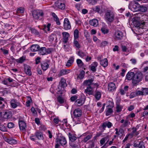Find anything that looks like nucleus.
Masks as SVG:
<instances>
[{
	"instance_id": "obj_61",
	"label": "nucleus",
	"mask_w": 148,
	"mask_h": 148,
	"mask_svg": "<svg viewBox=\"0 0 148 148\" xmlns=\"http://www.w3.org/2000/svg\"><path fill=\"white\" fill-rule=\"evenodd\" d=\"M7 126L8 128H11L14 127V124L13 123H9L8 124Z\"/></svg>"
},
{
	"instance_id": "obj_6",
	"label": "nucleus",
	"mask_w": 148,
	"mask_h": 148,
	"mask_svg": "<svg viewBox=\"0 0 148 148\" xmlns=\"http://www.w3.org/2000/svg\"><path fill=\"white\" fill-rule=\"evenodd\" d=\"M56 143H59L62 146H64L67 143V141L65 137L62 135L58 136L56 139Z\"/></svg>"
},
{
	"instance_id": "obj_39",
	"label": "nucleus",
	"mask_w": 148,
	"mask_h": 148,
	"mask_svg": "<svg viewBox=\"0 0 148 148\" xmlns=\"http://www.w3.org/2000/svg\"><path fill=\"white\" fill-rule=\"evenodd\" d=\"M147 8L146 6L143 5H140L138 10L142 12H145L147 11Z\"/></svg>"
},
{
	"instance_id": "obj_51",
	"label": "nucleus",
	"mask_w": 148,
	"mask_h": 148,
	"mask_svg": "<svg viewBox=\"0 0 148 148\" xmlns=\"http://www.w3.org/2000/svg\"><path fill=\"white\" fill-rule=\"evenodd\" d=\"M0 130L3 132H6L7 131L6 128L3 125L0 121Z\"/></svg>"
},
{
	"instance_id": "obj_28",
	"label": "nucleus",
	"mask_w": 148,
	"mask_h": 148,
	"mask_svg": "<svg viewBox=\"0 0 148 148\" xmlns=\"http://www.w3.org/2000/svg\"><path fill=\"white\" fill-rule=\"evenodd\" d=\"M69 144L71 148H79L80 146L79 140L78 139L77 142L73 143L70 142Z\"/></svg>"
},
{
	"instance_id": "obj_58",
	"label": "nucleus",
	"mask_w": 148,
	"mask_h": 148,
	"mask_svg": "<svg viewBox=\"0 0 148 148\" xmlns=\"http://www.w3.org/2000/svg\"><path fill=\"white\" fill-rule=\"evenodd\" d=\"M137 96L135 92L131 93L129 95V97L132 99Z\"/></svg>"
},
{
	"instance_id": "obj_20",
	"label": "nucleus",
	"mask_w": 148,
	"mask_h": 148,
	"mask_svg": "<svg viewBox=\"0 0 148 148\" xmlns=\"http://www.w3.org/2000/svg\"><path fill=\"white\" fill-rule=\"evenodd\" d=\"M11 107L13 108H15L19 105V103L17 100L14 99H12L10 101Z\"/></svg>"
},
{
	"instance_id": "obj_41",
	"label": "nucleus",
	"mask_w": 148,
	"mask_h": 148,
	"mask_svg": "<svg viewBox=\"0 0 148 148\" xmlns=\"http://www.w3.org/2000/svg\"><path fill=\"white\" fill-rule=\"evenodd\" d=\"M76 62L78 67H81L84 66V63L81 59H77L76 60Z\"/></svg>"
},
{
	"instance_id": "obj_33",
	"label": "nucleus",
	"mask_w": 148,
	"mask_h": 148,
	"mask_svg": "<svg viewBox=\"0 0 148 148\" xmlns=\"http://www.w3.org/2000/svg\"><path fill=\"white\" fill-rule=\"evenodd\" d=\"M93 81L94 79L91 78L85 80L84 82V85L88 86H90V85L92 84V82Z\"/></svg>"
},
{
	"instance_id": "obj_47",
	"label": "nucleus",
	"mask_w": 148,
	"mask_h": 148,
	"mask_svg": "<svg viewBox=\"0 0 148 148\" xmlns=\"http://www.w3.org/2000/svg\"><path fill=\"white\" fill-rule=\"evenodd\" d=\"M56 35L54 34H51L49 36V41L51 42H53L55 38H56Z\"/></svg>"
},
{
	"instance_id": "obj_3",
	"label": "nucleus",
	"mask_w": 148,
	"mask_h": 148,
	"mask_svg": "<svg viewBox=\"0 0 148 148\" xmlns=\"http://www.w3.org/2000/svg\"><path fill=\"white\" fill-rule=\"evenodd\" d=\"M140 5L135 1H131L129 5V8L134 12L138 10Z\"/></svg>"
},
{
	"instance_id": "obj_42",
	"label": "nucleus",
	"mask_w": 148,
	"mask_h": 148,
	"mask_svg": "<svg viewBox=\"0 0 148 148\" xmlns=\"http://www.w3.org/2000/svg\"><path fill=\"white\" fill-rule=\"evenodd\" d=\"M25 60V57L23 56L18 59H16L15 61L18 63H22Z\"/></svg>"
},
{
	"instance_id": "obj_38",
	"label": "nucleus",
	"mask_w": 148,
	"mask_h": 148,
	"mask_svg": "<svg viewBox=\"0 0 148 148\" xmlns=\"http://www.w3.org/2000/svg\"><path fill=\"white\" fill-rule=\"evenodd\" d=\"M59 85L62 87H64L66 86V80L63 78H61L59 84Z\"/></svg>"
},
{
	"instance_id": "obj_5",
	"label": "nucleus",
	"mask_w": 148,
	"mask_h": 148,
	"mask_svg": "<svg viewBox=\"0 0 148 148\" xmlns=\"http://www.w3.org/2000/svg\"><path fill=\"white\" fill-rule=\"evenodd\" d=\"M52 51L53 49L52 48H48L47 49L45 47H40L38 52L40 54L43 55L50 54L52 52Z\"/></svg>"
},
{
	"instance_id": "obj_10",
	"label": "nucleus",
	"mask_w": 148,
	"mask_h": 148,
	"mask_svg": "<svg viewBox=\"0 0 148 148\" xmlns=\"http://www.w3.org/2000/svg\"><path fill=\"white\" fill-rule=\"evenodd\" d=\"M112 124L110 121H107L103 123L101 125V127L103 130H106V128L110 129L112 126Z\"/></svg>"
},
{
	"instance_id": "obj_43",
	"label": "nucleus",
	"mask_w": 148,
	"mask_h": 148,
	"mask_svg": "<svg viewBox=\"0 0 148 148\" xmlns=\"http://www.w3.org/2000/svg\"><path fill=\"white\" fill-rule=\"evenodd\" d=\"M132 134L134 135L137 136L140 133L139 131H137V130L135 129V127H133L132 128Z\"/></svg>"
},
{
	"instance_id": "obj_35",
	"label": "nucleus",
	"mask_w": 148,
	"mask_h": 148,
	"mask_svg": "<svg viewBox=\"0 0 148 148\" xmlns=\"http://www.w3.org/2000/svg\"><path fill=\"white\" fill-rule=\"evenodd\" d=\"M24 8L23 7H20L18 8L16 10V14L19 16V14H22L24 12Z\"/></svg>"
},
{
	"instance_id": "obj_13",
	"label": "nucleus",
	"mask_w": 148,
	"mask_h": 148,
	"mask_svg": "<svg viewBox=\"0 0 148 148\" xmlns=\"http://www.w3.org/2000/svg\"><path fill=\"white\" fill-rule=\"evenodd\" d=\"M115 38L116 40H121L123 38V34L120 31H117L115 33Z\"/></svg>"
},
{
	"instance_id": "obj_46",
	"label": "nucleus",
	"mask_w": 148,
	"mask_h": 148,
	"mask_svg": "<svg viewBox=\"0 0 148 148\" xmlns=\"http://www.w3.org/2000/svg\"><path fill=\"white\" fill-rule=\"evenodd\" d=\"M79 31L75 29L74 32V39H77L79 38Z\"/></svg>"
},
{
	"instance_id": "obj_11",
	"label": "nucleus",
	"mask_w": 148,
	"mask_h": 148,
	"mask_svg": "<svg viewBox=\"0 0 148 148\" xmlns=\"http://www.w3.org/2000/svg\"><path fill=\"white\" fill-rule=\"evenodd\" d=\"M120 102L121 100L120 99H118L116 101V111L117 112H121L123 108V107L120 105Z\"/></svg>"
},
{
	"instance_id": "obj_4",
	"label": "nucleus",
	"mask_w": 148,
	"mask_h": 148,
	"mask_svg": "<svg viewBox=\"0 0 148 148\" xmlns=\"http://www.w3.org/2000/svg\"><path fill=\"white\" fill-rule=\"evenodd\" d=\"M32 14L34 19L38 20L43 17L44 13L42 11L34 10L33 11Z\"/></svg>"
},
{
	"instance_id": "obj_36",
	"label": "nucleus",
	"mask_w": 148,
	"mask_h": 148,
	"mask_svg": "<svg viewBox=\"0 0 148 148\" xmlns=\"http://www.w3.org/2000/svg\"><path fill=\"white\" fill-rule=\"evenodd\" d=\"M112 108H107L106 111V116H109L113 113V111Z\"/></svg>"
},
{
	"instance_id": "obj_16",
	"label": "nucleus",
	"mask_w": 148,
	"mask_h": 148,
	"mask_svg": "<svg viewBox=\"0 0 148 148\" xmlns=\"http://www.w3.org/2000/svg\"><path fill=\"white\" fill-rule=\"evenodd\" d=\"M56 7L60 9L63 10L64 9L65 7V3L61 1H57L55 3Z\"/></svg>"
},
{
	"instance_id": "obj_7",
	"label": "nucleus",
	"mask_w": 148,
	"mask_h": 148,
	"mask_svg": "<svg viewBox=\"0 0 148 148\" xmlns=\"http://www.w3.org/2000/svg\"><path fill=\"white\" fill-rule=\"evenodd\" d=\"M109 140V135H107L106 137L102 138L100 141V143L101 146L102 145L105 143L106 141H107L106 143L104 145L103 147L106 148L107 147L108 143Z\"/></svg>"
},
{
	"instance_id": "obj_37",
	"label": "nucleus",
	"mask_w": 148,
	"mask_h": 148,
	"mask_svg": "<svg viewBox=\"0 0 148 148\" xmlns=\"http://www.w3.org/2000/svg\"><path fill=\"white\" fill-rule=\"evenodd\" d=\"M74 58L73 57H71L69 60L66 65V66L67 67L70 66L74 62Z\"/></svg>"
},
{
	"instance_id": "obj_49",
	"label": "nucleus",
	"mask_w": 148,
	"mask_h": 148,
	"mask_svg": "<svg viewBox=\"0 0 148 148\" xmlns=\"http://www.w3.org/2000/svg\"><path fill=\"white\" fill-rule=\"evenodd\" d=\"M101 31L103 33L105 34L108 33L109 31V30L108 29L104 27L101 28Z\"/></svg>"
},
{
	"instance_id": "obj_22",
	"label": "nucleus",
	"mask_w": 148,
	"mask_h": 148,
	"mask_svg": "<svg viewBox=\"0 0 148 148\" xmlns=\"http://www.w3.org/2000/svg\"><path fill=\"white\" fill-rule=\"evenodd\" d=\"M35 135L36 138L39 140H43L44 137L43 133L39 131H37L35 132Z\"/></svg>"
},
{
	"instance_id": "obj_56",
	"label": "nucleus",
	"mask_w": 148,
	"mask_h": 148,
	"mask_svg": "<svg viewBox=\"0 0 148 148\" xmlns=\"http://www.w3.org/2000/svg\"><path fill=\"white\" fill-rule=\"evenodd\" d=\"M139 142L138 145L139 148H145L144 143L143 142Z\"/></svg>"
},
{
	"instance_id": "obj_25",
	"label": "nucleus",
	"mask_w": 148,
	"mask_h": 148,
	"mask_svg": "<svg viewBox=\"0 0 148 148\" xmlns=\"http://www.w3.org/2000/svg\"><path fill=\"white\" fill-rule=\"evenodd\" d=\"M68 136L71 143H73L78 138V137H76L74 134L71 133H69Z\"/></svg>"
},
{
	"instance_id": "obj_2",
	"label": "nucleus",
	"mask_w": 148,
	"mask_h": 148,
	"mask_svg": "<svg viewBox=\"0 0 148 148\" xmlns=\"http://www.w3.org/2000/svg\"><path fill=\"white\" fill-rule=\"evenodd\" d=\"M114 15L113 12L110 10H107L104 15L105 20L107 21L112 22L113 21Z\"/></svg>"
},
{
	"instance_id": "obj_52",
	"label": "nucleus",
	"mask_w": 148,
	"mask_h": 148,
	"mask_svg": "<svg viewBox=\"0 0 148 148\" xmlns=\"http://www.w3.org/2000/svg\"><path fill=\"white\" fill-rule=\"evenodd\" d=\"M31 32L33 34L36 35H38L39 34L38 32L37 31L36 29L32 28L30 29Z\"/></svg>"
},
{
	"instance_id": "obj_12",
	"label": "nucleus",
	"mask_w": 148,
	"mask_h": 148,
	"mask_svg": "<svg viewBox=\"0 0 148 148\" xmlns=\"http://www.w3.org/2000/svg\"><path fill=\"white\" fill-rule=\"evenodd\" d=\"M19 125L20 130L24 132L26 131V123L23 121H20L19 122Z\"/></svg>"
},
{
	"instance_id": "obj_50",
	"label": "nucleus",
	"mask_w": 148,
	"mask_h": 148,
	"mask_svg": "<svg viewBox=\"0 0 148 148\" xmlns=\"http://www.w3.org/2000/svg\"><path fill=\"white\" fill-rule=\"evenodd\" d=\"M77 55L80 57L83 58L86 55V53L82 51H79L77 52Z\"/></svg>"
},
{
	"instance_id": "obj_19",
	"label": "nucleus",
	"mask_w": 148,
	"mask_h": 148,
	"mask_svg": "<svg viewBox=\"0 0 148 148\" xmlns=\"http://www.w3.org/2000/svg\"><path fill=\"white\" fill-rule=\"evenodd\" d=\"M5 141L8 143L9 144L11 145H15L17 143V141L15 139H13L12 138H8L6 137L4 138Z\"/></svg>"
},
{
	"instance_id": "obj_48",
	"label": "nucleus",
	"mask_w": 148,
	"mask_h": 148,
	"mask_svg": "<svg viewBox=\"0 0 148 148\" xmlns=\"http://www.w3.org/2000/svg\"><path fill=\"white\" fill-rule=\"evenodd\" d=\"M142 90L143 95H148V88H142Z\"/></svg>"
},
{
	"instance_id": "obj_55",
	"label": "nucleus",
	"mask_w": 148,
	"mask_h": 148,
	"mask_svg": "<svg viewBox=\"0 0 148 148\" xmlns=\"http://www.w3.org/2000/svg\"><path fill=\"white\" fill-rule=\"evenodd\" d=\"M58 101L60 104H62L64 102V99L60 96H59L57 98Z\"/></svg>"
},
{
	"instance_id": "obj_8",
	"label": "nucleus",
	"mask_w": 148,
	"mask_h": 148,
	"mask_svg": "<svg viewBox=\"0 0 148 148\" xmlns=\"http://www.w3.org/2000/svg\"><path fill=\"white\" fill-rule=\"evenodd\" d=\"M81 136H85L83 140V141L84 143H85L92 138V133L87 132L83 134Z\"/></svg>"
},
{
	"instance_id": "obj_21",
	"label": "nucleus",
	"mask_w": 148,
	"mask_h": 148,
	"mask_svg": "<svg viewBox=\"0 0 148 148\" xmlns=\"http://www.w3.org/2000/svg\"><path fill=\"white\" fill-rule=\"evenodd\" d=\"M120 123H122L121 126L123 128L127 127L128 125H130V123L128 119H126L125 120L124 119H121L120 121Z\"/></svg>"
},
{
	"instance_id": "obj_64",
	"label": "nucleus",
	"mask_w": 148,
	"mask_h": 148,
	"mask_svg": "<svg viewBox=\"0 0 148 148\" xmlns=\"http://www.w3.org/2000/svg\"><path fill=\"white\" fill-rule=\"evenodd\" d=\"M77 96L75 95L73 96H72L71 98L70 99L72 101H74L76 99H77Z\"/></svg>"
},
{
	"instance_id": "obj_62",
	"label": "nucleus",
	"mask_w": 148,
	"mask_h": 148,
	"mask_svg": "<svg viewBox=\"0 0 148 148\" xmlns=\"http://www.w3.org/2000/svg\"><path fill=\"white\" fill-rule=\"evenodd\" d=\"M51 25L50 23H48L47 25H45V28L48 31L50 30V27Z\"/></svg>"
},
{
	"instance_id": "obj_59",
	"label": "nucleus",
	"mask_w": 148,
	"mask_h": 148,
	"mask_svg": "<svg viewBox=\"0 0 148 148\" xmlns=\"http://www.w3.org/2000/svg\"><path fill=\"white\" fill-rule=\"evenodd\" d=\"M135 92L136 93V94L137 96L140 95H143V94L142 93V90H136L135 91Z\"/></svg>"
},
{
	"instance_id": "obj_60",
	"label": "nucleus",
	"mask_w": 148,
	"mask_h": 148,
	"mask_svg": "<svg viewBox=\"0 0 148 148\" xmlns=\"http://www.w3.org/2000/svg\"><path fill=\"white\" fill-rule=\"evenodd\" d=\"M135 116V114L134 113H132L131 114H129L126 116L127 119H129L130 117L132 118L134 117Z\"/></svg>"
},
{
	"instance_id": "obj_1",
	"label": "nucleus",
	"mask_w": 148,
	"mask_h": 148,
	"mask_svg": "<svg viewBox=\"0 0 148 148\" xmlns=\"http://www.w3.org/2000/svg\"><path fill=\"white\" fill-rule=\"evenodd\" d=\"M143 77V75L140 71L136 72L134 76L132 83L134 85L138 84L141 80Z\"/></svg>"
},
{
	"instance_id": "obj_63",
	"label": "nucleus",
	"mask_w": 148,
	"mask_h": 148,
	"mask_svg": "<svg viewBox=\"0 0 148 148\" xmlns=\"http://www.w3.org/2000/svg\"><path fill=\"white\" fill-rule=\"evenodd\" d=\"M121 48L123 52H125L127 51V48L126 46L122 45L121 46Z\"/></svg>"
},
{
	"instance_id": "obj_15",
	"label": "nucleus",
	"mask_w": 148,
	"mask_h": 148,
	"mask_svg": "<svg viewBox=\"0 0 148 148\" xmlns=\"http://www.w3.org/2000/svg\"><path fill=\"white\" fill-rule=\"evenodd\" d=\"M40 66L43 71H46L49 67V64L47 61H43L41 62Z\"/></svg>"
},
{
	"instance_id": "obj_45",
	"label": "nucleus",
	"mask_w": 148,
	"mask_h": 148,
	"mask_svg": "<svg viewBox=\"0 0 148 148\" xmlns=\"http://www.w3.org/2000/svg\"><path fill=\"white\" fill-rule=\"evenodd\" d=\"M85 72L83 70L80 71L79 75L77 77L79 78L80 79H83L84 76Z\"/></svg>"
},
{
	"instance_id": "obj_57",
	"label": "nucleus",
	"mask_w": 148,
	"mask_h": 148,
	"mask_svg": "<svg viewBox=\"0 0 148 148\" xmlns=\"http://www.w3.org/2000/svg\"><path fill=\"white\" fill-rule=\"evenodd\" d=\"M30 138L31 140L32 141H35L36 138V137L35 134L34 135L33 134H31L30 136Z\"/></svg>"
},
{
	"instance_id": "obj_29",
	"label": "nucleus",
	"mask_w": 148,
	"mask_h": 148,
	"mask_svg": "<svg viewBox=\"0 0 148 148\" xmlns=\"http://www.w3.org/2000/svg\"><path fill=\"white\" fill-rule=\"evenodd\" d=\"M70 71L71 70L70 69H62L60 71L59 73L58 74V76L60 77L66 75L69 73Z\"/></svg>"
},
{
	"instance_id": "obj_14",
	"label": "nucleus",
	"mask_w": 148,
	"mask_h": 148,
	"mask_svg": "<svg viewBox=\"0 0 148 148\" xmlns=\"http://www.w3.org/2000/svg\"><path fill=\"white\" fill-rule=\"evenodd\" d=\"M116 87L115 84L113 82H110L108 84V89L110 92H113L116 90Z\"/></svg>"
},
{
	"instance_id": "obj_18",
	"label": "nucleus",
	"mask_w": 148,
	"mask_h": 148,
	"mask_svg": "<svg viewBox=\"0 0 148 148\" xmlns=\"http://www.w3.org/2000/svg\"><path fill=\"white\" fill-rule=\"evenodd\" d=\"M73 114L75 117H80L82 114V111L80 109H75L73 112Z\"/></svg>"
},
{
	"instance_id": "obj_24",
	"label": "nucleus",
	"mask_w": 148,
	"mask_h": 148,
	"mask_svg": "<svg viewBox=\"0 0 148 148\" xmlns=\"http://www.w3.org/2000/svg\"><path fill=\"white\" fill-rule=\"evenodd\" d=\"M62 34L63 37V42L66 43L68 41L69 34L68 33L66 32H63L62 33Z\"/></svg>"
},
{
	"instance_id": "obj_27",
	"label": "nucleus",
	"mask_w": 148,
	"mask_h": 148,
	"mask_svg": "<svg viewBox=\"0 0 148 148\" xmlns=\"http://www.w3.org/2000/svg\"><path fill=\"white\" fill-rule=\"evenodd\" d=\"M24 71L26 74L29 76L32 75L30 67L28 65H25L24 66Z\"/></svg>"
},
{
	"instance_id": "obj_26",
	"label": "nucleus",
	"mask_w": 148,
	"mask_h": 148,
	"mask_svg": "<svg viewBox=\"0 0 148 148\" xmlns=\"http://www.w3.org/2000/svg\"><path fill=\"white\" fill-rule=\"evenodd\" d=\"M89 24L94 27H97L98 25V21L97 19H93L90 20L89 21Z\"/></svg>"
},
{
	"instance_id": "obj_54",
	"label": "nucleus",
	"mask_w": 148,
	"mask_h": 148,
	"mask_svg": "<svg viewBox=\"0 0 148 148\" xmlns=\"http://www.w3.org/2000/svg\"><path fill=\"white\" fill-rule=\"evenodd\" d=\"M108 106H107V108H112L114 106V103L112 101H111L109 100L108 101L107 103Z\"/></svg>"
},
{
	"instance_id": "obj_31",
	"label": "nucleus",
	"mask_w": 148,
	"mask_h": 148,
	"mask_svg": "<svg viewBox=\"0 0 148 148\" xmlns=\"http://www.w3.org/2000/svg\"><path fill=\"white\" fill-rule=\"evenodd\" d=\"M84 92L88 94L89 95H93V91L92 88L91 86L87 87L86 89L85 90Z\"/></svg>"
},
{
	"instance_id": "obj_32",
	"label": "nucleus",
	"mask_w": 148,
	"mask_h": 148,
	"mask_svg": "<svg viewBox=\"0 0 148 148\" xmlns=\"http://www.w3.org/2000/svg\"><path fill=\"white\" fill-rule=\"evenodd\" d=\"M100 64L104 67H106L108 65V61L106 58L100 60Z\"/></svg>"
},
{
	"instance_id": "obj_17",
	"label": "nucleus",
	"mask_w": 148,
	"mask_h": 148,
	"mask_svg": "<svg viewBox=\"0 0 148 148\" xmlns=\"http://www.w3.org/2000/svg\"><path fill=\"white\" fill-rule=\"evenodd\" d=\"M64 27L66 30L69 29L71 28V25L68 18H66L64 19Z\"/></svg>"
},
{
	"instance_id": "obj_9",
	"label": "nucleus",
	"mask_w": 148,
	"mask_h": 148,
	"mask_svg": "<svg viewBox=\"0 0 148 148\" xmlns=\"http://www.w3.org/2000/svg\"><path fill=\"white\" fill-rule=\"evenodd\" d=\"M86 100V97L83 94L82 95L80 98L77 99L75 101V103L78 106L82 105Z\"/></svg>"
},
{
	"instance_id": "obj_30",
	"label": "nucleus",
	"mask_w": 148,
	"mask_h": 148,
	"mask_svg": "<svg viewBox=\"0 0 148 148\" xmlns=\"http://www.w3.org/2000/svg\"><path fill=\"white\" fill-rule=\"evenodd\" d=\"M12 115L11 112L7 110L4 112L3 114V117L4 119H7L11 118Z\"/></svg>"
},
{
	"instance_id": "obj_53",
	"label": "nucleus",
	"mask_w": 148,
	"mask_h": 148,
	"mask_svg": "<svg viewBox=\"0 0 148 148\" xmlns=\"http://www.w3.org/2000/svg\"><path fill=\"white\" fill-rule=\"evenodd\" d=\"M77 39H74L73 43L76 48H79L80 47L78 41L77 40Z\"/></svg>"
},
{
	"instance_id": "obj_34",
	"label": "nucleus",
	"mask_w": 148,
	"mask_h": 148,
	"mask_svg": "<svg viewBox=\"0 0 148 148\" xmlns=\"http://www.w3.org/2000/svg\"><path fill=\"white\" fill-rule=\"evenodd\" d=\"M40 46L38 45H33L31 47V50L32 51H38Z\"/></svg>"
},
{
	"instance_id": "obj_23",
	"label": "nucleus",
	"mask_w": 148,
	"mask_h": 148,
	"mask_svg": "<svg viewBox=\"0 0 148 148\" xmlns=\"http://www.w3.org/2000/svg\"><path fill=\"white\" fill-rule=\"evenodd\" d=\"M135 73L132 72L131 71L128 72L127 74L125 79L128 80H131L133 79Z\"/></svg>"
},
{
	"instance_id": "obj_40",
	"label": "nucleus",
	"mask_w": 148,
	"mask_h": 148,
	"mask_svg": "<svg viewBox=\"0 0 148 148\" xmlns=\"http://www.w3.org/2000/svg\"><path fill=\"white\" fill-rule=\"evenodd\" d=\"M95 97L96 99L97 100H99L101 97V92L97 90L95 91Z\"/></svg>"
},
{
	"instance_id": "obj_44",
	"label": "nucleus",
	"mask_w": 148,
	"mask_h": 148,
	"mask_svg": "<svg viewBox=\"0 0 148 148\" xmlns=\"http://www.w3.org/2000/svg\"><path fill=\"white\" fill-rule=\"evenodd\" d=\"M92 10L94 11L97 12L101 14V10L99 6H95L92 8Z\"/></svg>"
}]
</instances>
